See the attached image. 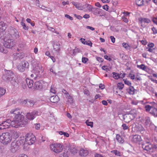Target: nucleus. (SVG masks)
Segmentation results:
<instances>
[{"label": "nucleus", "mask_w": 157, "mask_h": 157, "mask_svg": "<svg viewBox=\"0 0 157 157\" xmlns=\"http://www.w3.org/2000/svg\"><path fill=\"white\" fill-rule=\"evenodd\" d=\"M79 52V49L77 48H75V49L73 50V53L74 56H75L77 53Z\"/></svg>", "instance_id": "49530a36"}, {"label": "nucleus", "mask_w": 157, "mask_h": 157, "mask_svg": "<svg viewBox=\"0 0 157 157\" xmlns=\"http://www.w3.org/2000/svg\"><path fill=\"white\" fill-rule=\"evenodd\" d=\"M138 20L141 23L144 22L149 23L151 22L150 20L147 18L140 17L139 18Z\"/></svg>", "instance_id": "cd10ccee"}, {"label": "nucleus", "mask_w": 157, "mask_h": 157, "mask_svg": "<svg viewBox=\"0 0 157 157\" xmlns=\"http://www.w3.org/2000/svg\"><path fill=\"white\" fill-rule=\"evenodd\" d=\"M80 40L82 43L83 44H86L91 47L92 46V43L90 41H85V39L82 38L80 39Z\"/></svg>", "instance_id": "c85d7f7f"}, {"label": "nucleus", "mask_w": 157, "mask_h": 157, "mask_svg": "<svg viewBox=\"0 0 157 157\" xmlns=\"http://www.w3.org/2000/svg\"><path fill=\"white\" fill-rule=\"evenodd\" d=\"M124 84L121 82L119 83L117 86L118 88L120 90H121L124 87Z\"/></svg>", "instance_id": "37998d69"}, {"label": "nucleus", "mask_w": 157, "mask_h": 157, "mask_svg": "<svg viewBox=\"0 0 157 157\" xmlns=\"http://www.w3.org/2000/svg\"><path fill=\"white\" fill-rule=\"evenodd\" d=\"M17 143V145L19 147L21 145H23L25 144V141L24 140V137H20V139L17 141H15Z\"/></svg>", "instance_id": "b1692460"}, {"label": "nucleus", "mask_w": 157, "mask_h": 157, "mask_svg": "<svg viewBox=\"0 0 157 157\" xmlns=\"http://www.w3.org/2000/svg\"><path fill=\"white\" fill-rule=\"evenodd\" d=\"M11 36L15 39L19 38V34L18 32L15 29H12L11 31Z\"/></svg>", "instance_id": "4468645a"}, {"label": "nucleus", "mask_w": 157, "mask_h": 157, "mask_svg": "<svg viewBox=\"0 0 157 157\" xmlns=\"http://www.w3.org/2000/svg\"><path fill=\"white\" fill-rule=\"evenodd\" d=\"M15 141L12 142L11 144L10 150L13 152H15L19 149V147L17 145Z\"/></svg>", "instance_id": "9b49d317"}, {"label": "nucleus", "mask_w": 157, "mask_h": 157, "mask_svg": "<svg viewBox=\"0 0 157 157\" xmlns=\"http://www.w3.org/2000/svg\"><path fill=\"white\" fill-rule=\"evenodd\" d=\"M6 27V26L4 22H0V32H2L5 30Z\"/></svg>", "instance_id": "2f4dec72"}, {"label": "nucleus", "mask_w": 157, "mask_h": 157, "mask_svg": "<svg viewBox=\"0 0 157 157\" xmlns=\"http://www.w3.org/2000/svg\"><path fill=\"white\" fill-rule=\"evenodd\" d=\"M112 74L113 78L115 79H118L120 78L121 75L117 73L113 72Z\"/></svg>", "instance_id": "ea45409f"}, {"label": "nucleus", "mask_w": 157, "mask_h": 157, "mask_svg": "<svg viewBox=\"0 0 157 157\" xmlns=\"http://www.w3.org/2000/svg\"><path fill=\"white\" fill-rule=\"evenodd\" d=\"M116 139L117 141L120 144H122L124 142V139L119 134L116 135Z\"/></svg>", "instance_id": "7c9ffc66"}, {"label": "nucleus", "mask_w": 157, "mask_h": 157, "mask_svg": "<svg viewBox=\"0 0 157 157\" xmlns=\"http://www.w3.org/2000/svg\"><path fill=\"white\" fill-rule=\"evenodd\" d=\"M71 3L75 6L76 8L79 10H82V4L78 2H72Z\"/></svg>", "instance_id": "4be33fe9"}, {"label": "nucleus", "mask_w": 157, "mask_h": 157, "mask_svg": "<svg viewBox=\"0 0 157 157\" xmlns=\"http://www.w3.org/2000/svg\"><path fill=\"white\" fill-rule=\"evenodd\" d=\"M48 28L49 30L52 31V32L56 33L57 34H59V33L55 31V30L54 28L50 27H48Z\"/></svg>", "instance_id": "8fccbe9b"}, {"label": "nucleus", "mask_w": 157, "mask_h": 157, "mask_svg": "<svg viewBox=\"0 0 157 157\" xmlns=\"http://www.w3.org/2000/svg\"><path fill=\"white\" fill-rule=\"evenodd\" d=\"M41 67V66L39 63H38L37 64V67L36 69H37L38 71L36 72V73H34V74H31L30 75L31 77L33 78L34 77V78L35 79H36L37 78H40V76L39 75L40 72V71L42 72L43 71V69Z\"/></svg>", "instance_id": "6e6552de"}, {"label": "nucleus", "mask_w": 157, "mask_h": 157, "mask_svg": "<svg viewBox=\"0 0 157 157\" xmlns=\"http://www.w3.org/2000/svg\"><path fill=\"white\" fill-rule=\"evenodd\" d=\"M101 10L98 8H93L91 11L95 15L99 14L100 13Z\"/></svg>", "instance_id": "473e14b6"}, {"label": "nucleus", "mask_w": 157, "mask_h": 157, "mask_svg": "<svg viewBox=\"0 0 157 157\" xmlns=\"http://www.w3.org/2000/svg\"><path fill=\"white\" fill-rule=\"evenodd\" d=\"M152 21L154 23L157 24V16L153 18Z\"/></svg>", "instance_id": "0e129e2a"}, {"label": "nucleus", "mask_w": 157, "mask_h": 157, "mask_svg": "<svg viewBox=\"0 0 157 157\" xmlns=\"http://www.w3.org/2000/svg\"><path fill=\"white\" fill-rule=\"evenodd\" d=\"M11 119H7L5 121H4L0 124V130L8 128L10 126Z\"/></svg>", "instance_id": "0eeeda50"}, {"label": "nucleus", "mask_w": 157, "mask_h": 157, "mask_svg": "<svg viewBox=\"0 0 157 157\" xmlns=\"http://www.w3.org/2000/svg\"><path fill=\"white\" fill-rule=\"evenodd\" d=\"M35 89L36 90L41 89L42 88V84L39 81L36 82L34 84Z\"/></svg>", "instance_id": "393cba45"}, {"label": "nucleus", "mask_w": 157, "mask_h": 157, "mask_svg": "<svg viewBox=\"0 0 157 157\" xmlns=\"http://www.w3.org/2000/svg\"><path fill=\"white\" fill-rule=\"evenodd\" d=\"M6 92L5 89L2 87H0V98Z\"/></svg>", "instance_id": "a19ab883"}, {"label": "nucleus", "mask_w": 157, "mask_h": 157, "mask_svg": "<svg viewBox=\"0 0 157 157\" xmlns=\"http://www.w3.org/2000/svg\"><path fill=\"white\" fill-rule=\"evenodd\" d=\"M25 137V141L29 145H32L35 143L36 138L32 133H28L26 135Z\"/></svg>", "instance_id": "39448f33"}, {"label": "nucleus", "mask_w": 157, "mask_h": 157, "mask_svg": "<svg viewBox=\"0 0 157 157\" xmlns=\"http://www.w3.org/2000/svg\"><path fill=\"white\" fill-rule=\"evenodd\" d=\"M89 153L88 151L85 149L81 148L79 151V155L81 156H87Z\"/></svg>", "instance_id": "412c9836"}, {"label": "nucleus", "mask_w": 157, "mask_h": 157, "mask_svg": "<svg viewBox=\"0 0 157 157\" xmlns=\"http://www.w3.org/2000/svg\"><path fill=\"white\" fill-rule=\"evenodd\" d=\"M70 151L72 154H76L77 152V149L73 147H71L70 149Z\"/></svg>", "instance_id": "79ce46f5"}, {"label": "nucleus", "mask_w": 157, "mask_h": 157, "mask_svg": "<svg viewBox=\"0 0 157 157\" xmlns=\"http://www.w3.org/2000/svg\"><path fill=\"white\" fill-rule=\"evenodd\" d=\"M63 92L65 94L66 98L67 99V101L69 103H72L73 102L72 97L71 96L69 93L65 90H63Z\"/></svg>", "instance_id": "f8f14e48"}, {"label": "nucleus", "mask_w": 157, "mask_h": 157, "mask_svg": "<svg viewBox=\"0 0 157 157\" xmlns=\"http://www.w3.org/2000/svg\"><path fill=\"white\" fill-rule=\"evenodd\" d=\"M26 83L29 88H31L33 86V80L29 78L26 79Z\"/></svg>", "instance_id": "a878e982"}, {"label": "nucleus", "mask_w": 157, "mask_h": 157, "mask_svg": "<svg viewBox=\"0 0 157 157\" xmlns=\"http://www.w3.org/2000/svg\"><path fill=\"white\" fill-rule=\"evenodd\" d=\"M0 52L3 53H5L7 52V49L3 48L2 46V45L0 44Z\"/></svg>", "instance_id": "de8ad7c7"}, {"label": "nucleus", "mask_w": 157, "mask_h": 157, "mask_svg": "<svg viewBox=\"0 0 157 157\" xmlns=\"http://www.w3.org/2000/svg\"><path fill=\"white\" fill-rule=\"evenodd\" d=\"M87 9H86V10H84L85 11H91L92 10V9L93 8L89 4H88V6L87 7Z\"/></svg>", "instance_id": "a18cd8bd"}, {"label": "nucleus", "mask_w": 157, "mask_h": 157, "mask_svg": "<svg viewBox=\"0 0 157 157\" xmlns=\"http://www.w3.org/2000/svg\"><path fill=\"white\" fill-rule=\"evenodd\" d=\"M59 157H68L67 154L65 153H63L61 154Z\"/></svg>", "instance_id": "e2e57ef3"}, {"label": "nucleus", "mask_w": 157, "mask_h": 157, "mask_svg": "<svg viewBox=\"0 0 157 157\" xmlns=\"http://www.w3.org/2000/svg\"><path fill=\"white\" fill-rule=\"evenodd\" d=\"M137 67L138 68H139L140 69L142 70L145 71H147V67L145 66V65L143 64H141L140 65H137Z\"/></svg>", "instance_id": "c9c22d12"}, {"label": "nucleus", "mask_w": 157, "mask_h": 157, "mask_svg": "<svg viewBox=\"0 0 157 157\" xmlns=\"http://www.w3.org/2000/svg\"><path fill=\"white\" fill-rule=\"evenodd\" d=\"M14 119V120H11L10 126L16 128H18L19 126L18 124L19 122L15 119Z\"/></svg>", "instance_id": "5701e85b"}, {"label": "nucleus", "mask_w": 157, "mask_h": 157, "mask_svg": "<svg viewBox=\"0 0 157 157\" xmlns=\"http://www.w3.org/2000/svg\"><path fill=\"white\" fill-rule=\"evenodd\" d=\"M13 119H15L19 123L21 122L24 119V116L23 115L20 113L19 114L16 115Z\"/></svg>", "instance_id": "6ab92c4d"}, {"label": "nucleus", "mask_w": 157, "mask_h": 157, "mask_svg": "<svg viewBox=\"0 0 157 157\" xmlns=\"http://www.w3.org/2000/svg\"><path fill=\"white\" fill-rule=\"evenodd\" d=\"M142 147L143 148L144 150L147 151H149L153 149L152 146L151 145V144H150L149 145H146L144 147L143 146Z\"/></svg>", "instance_id": "e433bc0d"}, {"label": "nucleus", "mask_w": 157, "mask_h": 157, "mask_svg": "<svg viewBox=\"0 0 157 157\" xmlns=\"http://www.w3.org/2000/svg\"><path fill=\"white\" fill-rule=\"evenodd\" d=\"M11 117H15L16 115L19 114L20 113V110L18 108H16L11 110L10 111Z\"/></svg>", "instance_id": "f3484780"}, {"label": "nucleus", "mask_w": 157, "mask_h": 157, "mask_svg": "<svg viewBox=\"0 0 157 157\" xmlns=\"http://www.w3.org/2000/svg\"><path fill=\"white\" fill-rule=\"evenodd\" d=\"M136 113H132L131 111L129 113L126 114L123 116V119L125 122L129 123L135 117Z\"/></svg>", "instance_id": "423d86ee"}, {"label": "nucleus", "mask_w": 157, "mask_h": 157, "mask_svg": "<svg viewBox=\"0 0 157 157\" xmlns=\"http://www.w3.org/2000/svg\"><path fill=\"white\" fill-rule=\"evenodd\" d=\"M12 140V136L9 132H4L0 136V142L6 145L10 143Z\"/></svg>", "instance_id": "f03ea898"}, {"label": "nucleus", "mask_w": 157, "mask_h": 157, "mask_svg": "<svg viewBox=\"0 0 157 157\" xmlns=\"http://www.w3.org/2000/svg\"><path fill=\"white\" fill-rule=\"evenodd\" d=\"M129 76L130 78L131 79L133 80L135 79V75L134 74H129Z\"/></svg>", "instance_id": "052dcab7"}, {"label": "nucleus", "mask_w": 157, "mask_h": 157, "mask_svg": "<svg viewBox=\"0 0 157 157\" xmlns=\"http://www.w3.org/2000/svg\"><path fill=\"white\" fill-rule=\"evenodd\" d=\"M101 68L102 70H105L106 71H109L110 70L109 68H107V66H105V65L103 66Z\"/></svg>", "instance_id": "bf43d9fd"}, {"label": "nucleus", "mask_w": 157, "mask_h": 157, "mask_svg": "<svg viewBox=\"0 0 157 157\" xmlns=\"http://www.w3.org/2000/svg\"><path fill=\"white\" fill-rule=\"evenodd\" d=\"M29 64L26 61H23L21 62L17 66V68L19 71L21 72H24L29 68Z\"/></svg>", "instance_id": "20e7f679"}, {"label": "nucleus", "mask_w": 157, "mask_h": 157, "mask_svg": "<svg viewBox=\"0 0 157 157\" xmlns=\"http://www.w3.org/2000/svg\"><path fill=\"white\" fill-rule=\"evenodd\" d=\"M38 114L37 111L34 110L31 113H27L26 115V117L29 120H33L38 115Z\"/></svg>", "instance_id": "1a4fd4ad"}, {"label": "nucleus", "mask_w": 157, "mask_h": 157, "mask_svg": "<svg viewBox=\"0 0 157 157\" xmlns=\"http://www.w3.org/2000/svg\"><path fill=\"white\" fill-rule=\"evenodd\" d=\"M123 80L124 81V83L125 84L129 86H131L132 83L126 79H124Z\"/></svg>", "instance_id": "3c124183"}, {"label": "nucleus", "mask_w": 157, "mask_h": 157, "mask_svg": "<svg viewBox=\"0 0 157 157\" xmlns=\"http://www.w3.org/2000/svg\"><path fill=\"white\" fill-rule=\"evenodd\" d=\"M21 54L19 53H16L13 54L14 58L15 59H17V58L19 59H21L24 57V56H20Z\"/></svg>", "instance_id": "4c0bfd02"}, {"label": "nucleus", "mask_w": 157, "mask_h": 157, "mask_svg": "<svg viewBox=\"0 0 157 157\" xmlns=\"http://www.w3.org/2000/svg\"><path fill=\"white\" fill-rule=\"evenodd\" d=\"M35 129L36 130H39L40 127V124H35Z\"/></svg>", "instance_id": "680f3d73"}, {"label": "nucleus", "mask_w": 157, "mask_h": 157, "mask_svg": "<svg viewBox=\"0 0 157 157\" xmlns=\"http://www.w3.org/2000/svg\"><path fill=\"white\" fill-rule=\"evenodd\" d=\"M102 8L103 9L108 11L109 9V6L107 5H106L102 6Z\"/></svg>", "instance_id": "69168bd1"}, {"label": "nucleus", "mask_w": 157, "mask_h": 157, "mask_svg": "<svg viewBox=\"0 0 157 157\" xmlns=\"http://www.w3.org/2000/svg\"><path fill=\"white\" fill-rule=\"evenodd\" d=\"M127 91L130 94L133 95L135 93V89L133 86H130L128 89H127Z\"/></svg>", "instance_id": "c756f323"}, {"label": "nucleus", "mask_w": 157, "mask_h": 157, "mask_svg": "<svg viewBox=\"0 0 157 157\" xmlns=\"http://www.w3.org/2000/svg\"><path fill=\"white\" fill-rule=\"evenodd\" d=\"M152 103L153 102H151L150 103V105H147L145 106V108L146 111L150 112L151 111L153 105Z\"/></svg>", "instance_id": "bb28decb"}, {"label": "nucleus", "mask_w": 157, "mask_h": 157, "mask_svg": "<svg viewBox=\"0 0 157 157\" xmlns=\"http://www.w3.org/2000/svg\"><path fill=\"white\" fill-rule=\"evenodd\" d=\"M34 103L33 101L30 100H24L23 101V103L25 104V106L29 107L33 106Z\"/></svg>", "instance_id": "ddd939ff"}, {"label": "nucleus", "mask_w": 157, "mask_h": 157, "mask_svg": "<svg viewBox=\"0 0 157 157\" xmlns=\"http://www.w3.org/2000/svg\"><path fill=\"white\" fill-rule=\"evenodd\" d=\"M88 6V4H86L85 5H83L82 4V10H86V8H87V7Z\"/></svg>", "instance_id": "338daca9"}, {"label": "nucleus", "mask_w": 157, "mask_h": 157, "mask_svg": "<svg viewBox=\"0 0 157 157\" xmlns=\"http://www.w3.org/2000/svg\"><path fill=\"white\" fill-rule=\"evenodd\" d=\"M153 107L150 113L153 115L157 113V104L154 102H153Z\"/></svg>", "instance_id": "a211bd4d"}, {"label": "nucleus", "mask_w": 157, "mask_h": 157, "mask_svg": "<svg viewBox=\"0 0 157 157\" xmlns=\"http://www.w3.org/2000/svg\"><path fill=\"white\" fill-rule=\"evenodd\" d=\"M50 100L51 102L55 103L59 101V98L57 95H54L50 97Z\"/></svg>", "instance_id": "aec40b11"}, {"label": "nucleus", "mask_w": 157, "mask_h": 157, "mask_svg": "<svg viewBox=\"0 0 157 157\" xmlns=\"http://www.w3.org/2000/svg\"><path fill=\"white\" fill-rule=\"evenodd\" d=\"M122 45L123 46L127 49H128V48L129 47L128 44L127 43H122Z\"/></svg>", "instance_id": "864d4df0"}, {"label": "nucleus", "mask_w": 157, "mask_h": 157, "mask_svg": "<svg viewBox=\"0 0 157 157\" xmlns=\"http://www.w3.org/2000/svg\"><path fill=\"white\" fill-rule=\"evenodd\" d=\"M9 133L10 136H12V138L13 137L14 139L17 138L19 137L20 134L19 132H17L13 130H11Z\"/></svg>", "instance_id": "dca6fc26"}, {"label": "nucleus", "mask_w": 157, "mask_h": 157, "mask_svg": "<svg viewBox=\"0 0 157 157\" xmlns=\"http://www.w3.org/2000/svg\"><path fill=\"white\" fill-rule=\"evenodd\" d=\"M2 78L5 82L11 84L14 86H17L18 85V80L16 79L15 75L12 71L9 70L5 71Z\"/></svg>", "instance_id": "f257e3e1"}, {"label": "nucleus", "mask_w": 157, "mask_h": 157, "mask_svg": "<svg viewBox=\"0 0 157 157\" xmlns=\"http://www.w3.org/2000/svg\"><path fill=\"white\" fill-rule=\"evenodd\" d=\"M50 92L54 94H55L56 93V91L54 87H53L52 86H51L50 89Z\"/></svg>", "instance_id": "4d7b16f0"}, {"label": "nucleus", "mask_w": 157, "mask_h": 157, "mask_svg": "<svg viewBox=\"0 0 157 157\" xmlns=\"http://www.w3.org/2000/svg\"><path fill=\"white\" fill-rule=\"evenodd\" d=\"M139 131L141 133H143L145 131V130L144 128L142 127L141 125L139 126Z\"/></svg>", "instance_id": "603ef678"}, {"label": "nucleus", "mask_w": 157, "mask_h": 157, "mask_svg": "<svg viewBox=\"0 0 157 157\" xmlns=\"http://www.w3.org/2000/svg\"><path fill=\"white\" fill-rule=\"evenodd\" d=\"M88 60V59L87 58L85 57H82V62L84 63H86Z\"/></svg>", "instance_id": "6e6d98bb"}, {"label": "nucleus", "mask_w": 157, "mask_h": 157, "mask_svg": "<svg viewBox=\"0 0 157 157\" xmlns=\"http://www.w3.org/2000/svg\"><path fill=\"white\" fill-rule=\"evenodd\" d=\"M151 29L153 32V34H157V29L155 27H152Z\"/></svg>", "instance_id": "5fc2aeb1"}, {"label": "nucleus", "mask_w": 157, "mask_h": 157, "mask_svg": "<svg viewBox=\"0 0 157 157\" xmlns=\"http://www.w3.org/2000/svg\"><path fill=\"white\" fill-rule=\"evenodd\" d=\"M21 25L23 27V29L25 30H28L29 27L27 26L22 21L21 23Z\"/></svg>", "instance_id": "c03bdc74"}, {"label": "nucleus", "mask_w": 157, "mask_h": 157, "mask_svg": "<svg viewBox=\"0 0 157 157\" xmlns=\"http://www.w3.org/2000/svg\"><path fill=\"white\" fill-rule=\"evenodd\" d=\"M110 152L115 155L116 156H121V153L117 150H114L110 151Z\"/></svg>", "instance_id": "72a5a7b5"}, {"label": "nucleus", "mask_w": 157, "mask_h": 157, "mask_svg": "<svg viewBox=\"0 0 157 157\" xmlns=\"http://www.w3.org/2000/svg\"><path fill=\"white\" fill-rule=\"evenodd\" d=\"M3 45L6 48H11L13 47L14 44L12 40L8 39L4 41Z\"/></svg>", "instance_id": "9d476101"}, {"label": "nucleus", "mask_w": 157, "mask_h": 157, "mask_svg": "<svg viewBox=\"0 0 157 157\" xmlns=\"http://www.w3.org/2000/svg\"><path fill=\"white\" fill-rule=\"evenodd\" d=\"M122 127L124 130H127L128 129V127L125 124H123L122 125Z\"/></svg>", "instance_id": "13d9d810"}, {"label": "nucleus", "mask_w": 157, "mask_h": 157, "mask_svg": "<svg viewBox=\"0 0 157 157\" xmlns=\"http://www.w3.org/2000/svg\"><path fill=\"white\" fill-rule=\"evenodd\" d=\"M52 151L56 153H59L62 151L63 149V144L60 143H56L50 145Z\"/></svg>", "instance_id": "7ed1b4c3"}, {"label": "nucleus", "mask_w": 157, "mask_h": 157, "mask_svg": "<svg viewBox=\"0 0 157 157\" xmlns=\"http://www.w3.org/2000/svg\"><path fill=\"white\" fill-rule=\"evenodd\" d=\"M54 49L56 52H59L60 51L59 44L58 43L54 44L53 45Z\"/></svg>", "instance_id": "f704fd0d"}, {"label": "nucleus", "mask_w": 157, "mask_h": 157, "mask_svg": "<svg viewBox=\"0 0 157 157\" xmlns=\"http://www.w3.org/2000/svg\"><path fill=\"white\" fill-rule=\"evenodd\" d=\"M136 4L139 6L144 5V1L143 0H136Z\"/></svg>", "instance_id": "58836bf2"}, {"label": "nucleus", "mask_w": 157, "mask_h": 157, "mask_svg": "<svg viewBox=\"0 0 157 157\" xmlns=\"http://www.w3.org/2000/svg\"><path fill=\"white\" fill-rule=\"evenodd\" d=\"M94 156L95 157H104L102 155L98 153L95 154Z\"/></svg>", "instance_id": "774afa93"}, {"label": "nucleus", "mask_w": 157, "mask_h": 157, "mask_svg": "<svg viewBox=\"0 0 157 157\" xmlns=\"http://www.w3.org/2000/svg\"><path fill=\"white\" fill-rule=\"evenodd\" d=\"M86 123L87 126H90L91 128L93 127V122H90L88 120L86 121Z\"/></svg>", "instance_id": "09e8293b"}, {"label": "nucleus", "mask_w": 157, "mask_h": 157, "mask_svg": "<svg viewBox=\"0 0 157 157\" xmlns=\"http://www.w3.org/2000/svg\"><path fill=\"white\" fill-rule=\"evenodd\" d=\"M142 141V139L140 136L135 135L133 136L132 139V142L134 143H137Z\"/></svg>", "instance_id": "2eb2a0df"}]
</instances>
